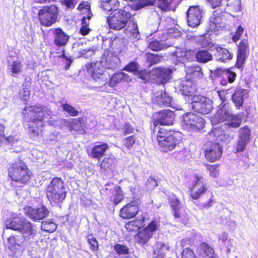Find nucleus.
Returning a JSON list of instances; mask_svg holds the SVG:
<instances>
[{
    "mask_svg": "<svg viewBox=\"0 0 258 258\" xmlns=\"http://www.w3.org/2000/svg\"><path fill=\"white\" fill-rule=\"evenodd\" d=\"M5 225L7 228L18 231L22 235L10 237L9 243L14 246L27 245L34 239L36 234V230L32 223L27 219L20 217L18 214H13L12 217L6 219Z\"/></svg>",
    "mask_w": 258,
    "mask_h": 258,
    "instance_id": "nucleus-1",
    "label": "nucleus"
},
{
    "mask_svg": "<svg viewBox=\"0 0 258 258\" xmlns=\"http://www.w3.org/2000/svg\"><path fill=\"white\" fill-rule=\"evenodd\" d=\"M23 118L29 124V132L33 140L41 133L45 119L50 117V109L44 106H27L23 110Z\"/></svg>",
    "mask_w": 258,
    "mask_h": 258,
    "instance_id": "nucleus-2",
    "label": "nucleus"
},
{
    "mask_svg": "<svg viewBox=\"0 0 258 258\" xmlns=\"http://www.w3.org/2000/svg\"><path fill=\"white\" fill-rule=\"evenodd\" d=\"M157 140L162 150L164 152L173 150L181 143V134L179 132L168 131L165 127L158 130Z\"/></svg>",
    "mask_w": 258,
    "mask_h": 258,
    "instance_id": "nucleus-3",
    "label": "nucleus"
},
{
    "mask_svg": "<svg viewBox=\"0 0 258 258\" xmlns=\"http://www.w3.org/2000/svg\"><path fill=\"white\" fill-rule=\"evenodd\" d=\"M46 197L51 204L62 202L66 197V188L61 178H53L46 188Z\"/></svg>",
    "mask_w": 258,
    "mask_h": 258,
    "instance_id": "nucleus-4",
    "label": "nucleus"
},
{
    "mask_svg": "<svg viewBox=\"0 0 258 258\" xmlns=\"http://www.w3.org/2000/svg\"><path fill=\"white\" fill-rule=\"evenodd\" d=\"M132 15L122 9L115 10L107 18V22L110 29L119 31L127 25Z\"/></svg>",
    "mask_w": 258,
    "mask_h": 258,
    "instance_id": "nucleus-5",
    "label": "nucleus"
},
{
    "mask_svg": "<svg viewBox=\"0 0 258 258\" xmlns=\"http://www.w3.org/2000/svg\"><path fill=\"white\" fill-rule=\"evenodd\" d=\"M181 125L185 130L197 132L204 128L205 121L198 115L192 112H187L182 116Z\"/></svg>",
    "mask_w": 258,
    "mask_h": 258,
    "instance_id": "nucleus-6",
    "label": "nucleus"
},
{
    "mask_svg": "<svg viewBox=\"0 0 258 258\" xmlns=\"http://www.w3.org/2000/svg\"><path fill=\"white\" fill-rule=\"evenodd\" d=\"M9 175L13 181L22 183H26L30 179L27 166L20 161L13 164L9 169Z\"/></svg>",
    "mask_w": 258,
    "mask_h": 258,
    "instance_id": "nucleus-7",
    "label": "nucleus"
},
{
    "mask_svg": "<svg viewBox=\"0 0 258 258\" xmlns=\"http://www.w3.org/2000/svg\"><path fill=\"white\" fill-rule=\"evenodd\" d=\"M38 16L41 25L50 26L57 21L58 9L54 5L44 6L38 10Z\"/></svg>",
    "mask_w": 258,
    "mask_h": 258,
    "instance_id": "nucleus-8",
    "label": "nucleus"
},
{
    "mask_svg": "<svg viewBox=\"0 0 258 258\" xmlns=\"http://www.w3.org/2000/svg\"><path fill=\"white\" fill-rule=\"evenodd\" d=\"M195 111L202 114H207L213 109L212 101L203 96H193L191 102H188Z\"/></svg>",
    "mask_w": 258,
    "mask_h": 258,
    "instance_id": "nucleus-9",
    "label": "nucleus"
},
{
    "mask_svg": "<svg viewBox=\"0 0 258 258\" xmlns=\"http://www.w3.org/2000/svg\"><path fill=\"white\" fill-rule=\"evenodd\" d=\"M105 70L100 61H97L91 63V67L88 71L91 74L92 78L98 83L99 85L101 86L105 84L109 79L108 73Z\"/></svg>",
    "mask_w": 258,
    "mask_h": 258,
    "instance_id": "nucleus-10",
    "label": "nucleus"
},
{
    "mask_svg": "<svg viewBox=\"0 0 258 258\" xmlns=\"http://www.w3.org/2000/svg\"><path fill=\"white\" fill-rule=\"evenodd\" d=\"M205 146V158L208 161L214 162L220 159L222 149L219 143L207 142Z\"/></svg>",
    "mask_w": 258,
    "mask_h": 258,
    "instance_id": "nucleus-11",
    "label": "nucleus"
},
{
    "mask_svg": "<svg viewBox=\"0 0 258 258\" xmlns=\"http://www.w3.org/2000/svg\"><path fill=\"white\" fill-rule=\"evenodd\" d=\"M190 187V196L193 199H198L207 190L206 179L200 175H196Z\"/></svg>",
    "mask_w": 258,
    "mask_h": 258,
    "instance_id": "nucleus-12",
    "label": "nucleus"
},
{
    "mask_svg": "<svg viewBox=\"0 0 258 258\" xmlns=\"http://www.w3.org/2000/svg\"><path fill=\"white\" fill-rule=\"evenodd\" d=\"M202 11L199 6L189 7L186 14L187 24L189 27L195 28L200 25L202 18Z\"/></svg>",
    "mask_w": 258,
    "mask_h": 258,
    "instance_id": "nucleus-13",
    "label": "nucleus"
},
{
    "mask_svg": "<svg viewBox=\"0 0 258 258\" xmlns=\"http://www.w3.org/2000/svg\"><path fill=\"white\" fill-rule=\"evenodd\" d=\"M100 61L105 69L115 70L119 68V58L107 49L104 51Z\"/></svg>",
    "mask_w": 258,
    "mask_h": 258,
    "instance_id": "nucleus-14",
    "label": "nucleus"
},
{
    "mask_svg": "<svg viewBox=\"0 0 258 258\" xmlns=\"http://www.w3.org/2000/svg\"><path fill=\"white\" fill-rule=\"evenodd\" d=\"M154 116V124L156 126L158 124L163 125H170L173 123L175 114L171 110H165L156 113Z\"/></svg>",
    "mask_w": 258,
    "mask_h": 258,
    "instance_id": "nucleus-15",
    "label": "nucleus"
},
{
    "mask_svg": "<svg viewBox=\"0 0 258 258\" xmlns=\"http://www.w3.org/2000/svg\"><path fill=\"white\" fill-rule=\"evenodd\" d=\"M232 113V110L229 104L225 103L220 105L212 120V123L217 124L219 122L227 120L231 116Z\"/></svg>",
    "mask_w": 258,
    "mask_h": 258,
    "instance_id": "nucleus-16",
    "label": "nucleus"
},
{
    "mask_svg": "<svg viewBox=\"0 0 258 258\" xmlns=\"http://www.w3.org/2000/svg\"><path fill=\"white\" fill-rule=\"evenodd\" d=\"M24 210L26 215L35 221L44 219L49 213V210L44 205H42L40 207L36 209L28 206L26 207Z\"/></svg>",
    "mask_w": 258,
    "mask_h": 258,
    "instance_id": "nucleus-17",
    "label": "nucleus"
},
{
    "mask_svg": "<svg viewBox=\"0 0 258 258\" xmlns=\"http://www.w3.org/2000/svg\"><path fill=\"white\" fill-rule=\"evenodd\" d=\"M173 69L169 68H157L151 73L153 79L157 82L164 83L169 80Z\"/></svg>",
    "mask_w": 258,
    "mask_h": 258,
    "instance_id": "nucleus-18",
    "label": "nucleus"
},
{
    "mask_svg": "<svg viewBox=\"0 0 258 258\" xmlns=\"http://www.w3.org/2000/svg\"><path fill=\"white\" fill-rule=\"evenodd\" d=\"M212 50L213 51L214 56L218 61L225 62L233 57V54L229 50L218 45H213Z\"/></svg>",
    "mask_w": 258,
    "mask_h": 258,
    "instance_id": "nucleus-19",
    "label": "nucleus"
},
{
    "mask_svg": "<svg viewBox=\"0 0 258 258\" xmlns=\"http://www.w3.org/2000/svg\"><path fill=\"white\" fill-rule=\"evenodd\" d=\"M105 190L106 194L110 197V200L113 201L115 205H117L123 199L122 191L119 186H115L113 184L105 185Z\"/></svg>",
    "mask_w": 258,
    "mask_h": 258,
    "instance_id": "nucleus-20",
    "label": "nucleus"
},
{
    "mask_svg": "<svg viewBox=\"0 0 258 258\" xmlns=\"http://www.w3.org/2000/svg\"><path fill=\"white\" fill-rule=\"evenodd\" d=\"M179 91L183 95L188 96V102L191 100L192 95L195 92V87L193 85L192 81L190 78L182 80L178 87Z\"/></svg>",
    "mask_w": 258,
    "mask_h": 258,
    "instance_id": "nucleus-21",
    "label": "nucleus"
},
{
    "mask_svg": "<svg viewBox=\"0 0 258 258\" xmlns=\"http://www.w3.org/2000/svg\"><path fill=\"white\" fill-rule=\"evenodd\" d=\"M51 31L53 34L54 44L56 46L62 47L67 44L70 36L61 28L53 29Z\"/></svg>",
    "mask_w": 258,
    "mask_h": 258,
    "instance_id": "nucleus-22",
    "label": "nucleus"
},
{
    "mask_svg": "<svg viewBox=\"0 0 258 258\" xmlns=\"http://www.w3.org/2000/svg\"><path fill=\"white\" fill-rule=\"evenodd\" d=\"M248 91L241 88H237L232 96V100L235 106L240 109L244 102V100L248 96Z\"/></svg>",
    "mask_w": 258,
    "mask_h": 258,
    "instance_id": "nucleus-23",
    "label": "nucleus"
},
{
    "mask_svg": "<svg viewBox=\"0 0 258 258\" xmlns=\"http://www.w3.org/2000/svg\"><path fill=\"white\" fill-rule=\"evenodd\" d=\"M153 101L159 106H171V97L162 90L154 94Z\"/></svg>",
    "mask_w": 258,
    "mask_h": 258,
    "instance_id": "nucleus-24",
    "label": "nucleus"
},
{
    "mask_svg": "<svg viewBox=\"0 0 258 258\" xmlns=\"http://www.w3.org/2000/svg\"><path fill=\"white\" fill-rule=\"evenodd\" d=\"M139 211L138 207L133 203H129L120 210V216L123 219H130L135 217Z\"/></svg>",
    "mask_w": 258,
    "mask_h": 258,
    "instance_id": "nucleus-25",
    "label": "nucleus"
},
{
    "mask_svg": "<svg viewBox=\"0 0 258 258\" xmlns=\"http://www.w3.org/2000/svg\"><path fill=\"white\" fill-rule=\"evenodd\" d=\"M225 24L221 15H219L215 12L210 18L209 22V29L211 31H218L220 28H224Z\"/></svg>",
    "mask_w": 258,
    "mask_h": 258,
    "instance_id": "nucleus-26",
    "label": "nucleus"
},
{
    "mask_svg": "<svg viewBox=\"0 0 258 258\" xmlns=\"http://www.w3.org/2000/svg\"><path fill=\"white\" fill-rule=\"evenodd\" d=\"M170 246L167 244L161 242H156L153 246V258H164Z\"/></svg>",
    "mask_w": 258,
    "mask_h": 258,
    "instance_id": "nucleus-27",
    "label": "nucleus"
},
{
    "mask_svg": "<svg viewBox=\"0 0 258 258\" xmlns=\"http://www.w3.org/2000/svg\"><path fill=\"white\" fill-rule=\"evenodd\" d=\"M108 148L106 143H101L94 146L88 154L92 158L99 159L104 156Z\"/></svg>",
    "mask_w": 258,
    "mask_h": 258,
    "instance_id": "nucleus-28",
    "label": "nucleus"
},
{
    "mask_svg": "<svg viewBox=\"0 0 258 258\" xmlns=\"http://www.w3.org/2000/svg\"><path fill=\"white\" fill-rule=\"evenodd\" d=\"M64 125L68 126L70 130H74L75 131H82L83 130V124L84 123V119L82 118L79 119H71L70 120L64 119L62 121Z\"/></svg>",
    "mask_w": 258,
    "mask_h": 258,
    "instance_id": "nucleus-29",
    "label": "nucleus"
},
{
    "mask_svg": "<svg viewBox=\"0 0 258 258\" xmlns=\"http://www.w3.org/2000/svg\"><path fill=\"white\" fill-rule=\"evenodd\" d=\"M220 76V84L222 86H227L228 83H232L235 81L236 74L229 70H226L222 71Z\"/></svg>",
    "mask_w": 258,
    "mask_h": 258,
    "instance_id": "nucleus-30",
    "label": "nucleus"
},
{
    "mask_svg": "<svg viewBox=\"0 0 258 258\" xmlns=\"http://www.w3.org/2000/svg\"><path fill=\"white\" fill-rule=\"evenodd\" d=\"M83 45V43L79 42L77 44H74L73 48H75L76 47L78 48L79 55L77 57H83L84 58H88L93 55L95 54L97 51V48L95 46H93L91 48H81Z\"/></svg>",
    "mask_w": 258,
    "mask_h": 258,
    "instance_id": "nucleus-31",
    "label": "nucleus"
},
{
    "mask_svg": "<svg viewBox=\"0 0 258 258\" xmlns=\"http://www.w3.org/2000/svg\"><path fill=\"white\" fill-rule=\"evenodd\" d=\"M8 70L11 73V76L15 77L21 72L22 64L20 60L14 58L8 60Z\"/></svg>",
    "mask_w": 258,
    "mask_h": 258,
    "instance_id": "nucleus-32",
    "label": "nucleus"
},
{
    "mask_svg": "<svg viewBox=\"0 0 258 258\" xmlns=\"http://www.w3.org/2000/svg\"><path fill=\"white\" fill-rule=\"evenodd\" d=\"M198 252L204 257L206 256L209 257V258L213 256L216 257L213 248L205 242L200 243L198 248Z\"/></svg>",
    "mask_w": 258,
    "mask_h": 258,
    "instance_id": "nucleus-33",
    "label": "nucleus"
},
{
    "mask_svg": "<svg viewBox=\"0 0 258 258\" xmlns=\"http://www.w3.org/2000/svg\"><path fill=\"white\" fill-rule=\"evenodd\" d=\"M185 69L186 74L190 79H196L203 76L202 68L197 64L186 66Z\"/></svg>",
    "mask_w": 258,
    "mask_h": 258,
    "instance_id": "nucleus-34",
    "label": "nucleus"
},
{
    "mask_svg": "<svg viewBox=\"0 0 258 258\" xmlns=\"http://www.w3.org/2000/svg\"><path fill=\"white\" fill-rule=\"evenodd\" d=\"M145 222V218L144 216H142L141 218H139L127 223L125 225V227L128 231L137 230L141 227L145 226L146 225Z\"/></svg>",
    "mask_w": 258,
    "mask_h": 258,
    "instance_id": "nucleus-35",
    "label": "nucleus"
},
{
    "mask_svg": "<svg viewBox=\"0 0 258 258\" xmlns=\"http://www.w3.org/2000/svg\"><path fill=\"white\" fill-rule=\"evenodd\" d=\"M108 76H109L108 80H110L109 85L111 87L114 86L122 81H127L128 79L127 75L123 72L115 73L111 76V78H110V75H108Z\"/></svg>",
    "mask_w": 258,
    "mask_h": 258,
    "instance_id": "nucleus-36",
    "label": "nucleus"
},
{
    "mask_svg": "<svg viewBox=\"0 0 258 258\" xmlns=\"http://www.w3.org/2000/svg\"><path fill=\"white\" fill-rule=\"evenodd\" d=\"M152 236L151 232L144 228L137 233L135 238L137 242L141 245H144L147 243Z\"/></svg>",
    "mask_w": 258,
    "mask_h": 258,
    "instance_id": "nucleus-37",
    "label": "nucleus"
},
{
    "mask_svg": "<svg viewBox=\"0 0 258 258\" xmlns=\"http://www.w3.org/2000/svg\"><path fill=\"white\" fill-rule=\"evenodd\" d=\"M169 201L172 209L173 213L175 218H178L180 215L181 204L177 198L173 195L169 197Z\"/></svg>",
    "mask_w": 258,
    "mask_h": 258,
    "instance_id": "nucleus-38",
    "label": "nucleus"
},
{
    "mask_svg": "<svg viewBox=\"0 0 258 258\" xmlns=\"http://www.w3.org/2000/svg\"><path fill=\"white\" fill-rule=\"evenodd\" d=\"M188 52L177 49L174 51L172 57V61L177 64L178 63H184L185 62L187 58Z\"/></svg>",
    "mask_w": 258,
    "mask_h": 258,
    "instance_id": "nucleus-39",
    "label": "nucleus"
},
{
    "mask_svg": "<svg viewBox=\"0 0 258 258\" xmlns=\"http://www.w3.org/2000/svg\"><path fill=\"white\" fill-rule=\"evenodd\" d=\"M119 2L118 0H102L101 4V7L102 9L106 11L113 12L115 10H119Z\"/></svg>",
    "mask_w": 258,
    "mask_h": 258,
    "instance_id": "nucleus-40",
    "label": "nucleus"
},
{
    "mask_svg": "<svg viewBox=\"0 0 258 258\" xmlns=\"http://www.w3.org/2000/svg\"><path fill=\"white\" fill-rule=\"evenodd\" d=\"M115 160V158L112 155L104 158L100 165L101 171L111 170L114 167Z\"/></svg>",
    "mask_w": 258,
    "mask_h": 258,
    "instance_id": "nucleus-41",
    "label": "nucleus"
},
{
    "mask_svg": "<svg viewBox=\"0 0 258 258\" xmlns=\"http://www.w3.org/2000/svg\"><path fill=\"white\" fill-rule=\"evenodd\" d=\"M196 57L198 62L206 63L213 58L212 54L207 50H199L196 54Z\"/></svg>",
    "mask_w": 258,
    "mask_h": 258,
    "instance_id": "nucleus-42",
    "label": "nucleus"
},
{
    "mask_svg": "<svg viewBox=\"0 0 258 258\" xmlns=\"http://www.w3.org/2000/svg\"><path fill=\"white\" fill-rule=\"evenodd\" d=\"M125 33L130 36H132L135 39H139L138 25L136 23H129L126 28L125 29Z\"/></svg>",
    "mask_w": 258,
    "mask_h": 258,
    "instance_id": "nucleus-43",
    "label": "nucleus"
},
{
    "mask_svg": "<svg viewBox=\"0 0 258 258\" xmlns=\"http://www.w3.org/2000/svg\"><path fill=\"white\" fill-rule=\"evenodd\" d=\"M30 86V82L26 79L23 84V89L19 92L20 97L25 101L27 100L29 98Z\"/></svg>",
    "mask_w": 258,
    "mask_h": 258,
    "instance_id": "nucleus-44",
    "label": "nucleus"
},
{
    "mask_svg": "<svg viewBox=\"0 0 258 258\" xmlns=\"http://www.w3.org/2000/svg\"><path fill=\"white\" fill-rule=\"evenodd\" d=\"M242 116L240 114L232 115L227 119V124L233 128H238L242 122Z\"/></svg>",
    "mask_w": 258,
    "mask_h": 258,
    "instance_id": "nucleus-45",
    "label": "nucleus"
},
{
    "mask_svg": "<svg viewBox=\"0 0 258 258\" xmlns=\"http://www.w3.org/2000/svg\"><path fill=\"white\" fill-rule=\"evenodd\" d=\"M174 1V0H159L158 7L164 11H174L175 9Z\"/></svg>",
    "mask_w": 258,
    "mask_h": 258,
    "instance_id": "nucleus-46",
    "label": "nucleus"
},
{
    "mask_svg": "<svg viewBox=\"0 0 258 258\" xmlns=\"http://www.w3.org/2000/svg\"><path fill=\"white\" fill-rule=\"evenodd\" d=\"M41 227L42 230L48 232H53L57 228L56 224L49 220L42 221Z\"/></svg>",
    "mask_w": 258,
    "mask_h": 258,
    "instance_id": "nucleus-47",
    "label": "nucleus"
},
{
    "mask_svg": "<svg viewBox=\"0 0 258 258\" xmlns=\"http://www.w3.org/2000/svg\"><path fill=\"white\" fill-rule=\"evenodd\" d=\"M91 16H88L87 18L83 17L82 20V27L80 28V32L83 35H86L89 34L90 29L88 27L89 20L91 19Z\"/></svg>",
    "mask_w": 258,
    "mask_h": 258,
    "instance_id": "nucleus-48",
    "label": "nucleus"
},
{
    "mask_svg": "<svg viewBox=\"0 0 258 258\" xmlns=\"http://www.w3.org/2000/svg\"><path fill=\"white\" fill-rule=\"evenodd\" d=\"M250 130L247 126H245L239 130L238 138L250 142Z\"/></svg>",
    "mask_w": 258,
    "mask_h": 258,
    "instance_id": "nucleus-49",
    "label": "nucleus"
},
{
    "mask_svg": "<svg viewBox=\"0 0 258 258\" xmlns=\"http://www.w3.org/2000/svg\"><path fill=\"white\" fill-rule=\"evenodd\" d=\"M113 249L121 257L125 256L129 253L128 248L124 245L116 244L114 246Z\"/></svg>",
    "mask_w": 258,
    "mask_h": 258,
    "instance_id": "nucleus-50",
    "label": "nucleus"
},
{
    "mask_svg": "<svg viewBox=\"0 0 258 258\" xmlns=\"http://www.w3.org/2000/svg\"><path fill=\"white\" fill-rule=\"evenodd\" d=\"M60 106L64 112L68 113L72 116H76L78 114V111L70 104L67 103H62Z\"/></svg>",
    "mask_w": 258,
    "mask_h": 258,
    "instance_id": "nucleus-51",
    "label": "nucleus"
},
{
    "mask_svg": "<svg viewBox=\"0 0 258 258\" xmlns=\"http://www.w3.org/2000/svg\"><path fill=\"white\" fill-rule=\"evenodd\" d=\"M148 47L151 50L155 51H160L165 48L164 41L158 40L150 42L148 44Z\"/></svg>",
    "mask_w": 258,
    "mask_h": 258,
    "instance_id": "nucleus-52",
    "label": "nucleus"
},
{
    "mask_svg": "<svg viewBox=\"0 0 258 258\" xmlns=\"http://www.w3.org/2000/svg\"><path fill=\"white\" fill-rule=\"evenodd\" d=\"M225 6L229 7V9L232 11L237 12L240 11L241 9V1L240 0H235L230 4H228L226 0V3H225Z\"/></svg>",
    "mask_w": 258,
    "mask_h": 258,
    "instance_id": "nucleus-53",
    "label": "nucleus"
},
{
    "mask_svg": "<svg viewBox=\"0 0 258 258\" xmlns=\"http://www.w3.org/2000/svg\"><path fill=\"white\" fill-rule=\"evenodd\" d=\"M210 136H215L216 138V141L217 142L224 141L227 139V135L222 131L220 132L219 130L216 128L210 133Z\"/></svg>",
    "mask_w": 258,
    "mask_h": 258,
    "instance_id": "nucleus-54",
    "label": "nucleus"
},
{
    "mask_svg": "<svg viewBox=\"0 0 258 258\" xmlns=\"http://www.w3.org/2000/svg\"><path fill=\"white\" fill-rule=\"evenodd\" d=\"M60 3L67 10H72L75 8L78 3L77 0H60Z\"/></svg>",
    "mask_w": 258,
    "mask_h": 258,
    "instance_id": "nucleus-55",
    "label": "nucleus"
},
{
    "mask_svg": "<svg viewBox=\"0 0 258 258\" xmlns=\"http://www.w3.org/2000/svg\"><path fill=\"white\" fill-rule=\"evenodd\" d=\"M159 225L160 224L158 220H152L145 229H147L148 231L151 232L153 234V232L157 230Z\"/></svg>",
    "mask_w": 258,
    "mask_h": 258,
    "instance_id": "nucleus-56",
    "label": "nucleus"
},
{
    "mask_svg": "<svg viewBox=\"0 0 258 258\" xmlns=\"http://www.w3.org/2000/svg\"><path fill=\"white\" fill-rule=\"evenodd\" d=\"M246 57V54L238 52L237 55V61L235 64L236 67L239 69L242 68Z\"/></svg>",
    "mask_w": 258,
    "mask_h": 258,
    "instance_id": "nucleus-57",
    "label": "nucleus"
},
{
    "mask_svg": "<svg viewBox=\"0 0 258 258\" xmlns=\"http://www.w3.org/2000/svg\"><path fill=\"white\" fill-rule=\"evenodd\" d=\"M249 142L238 138L237 144L236 147V151L241 152L244 151Z\"/></svg>",
    "mask_w": 258,
    "mask_h": 258,
    "instance_id": "nucleus-58",
    "label": "nucleus"
},
{
    "mask_svg": "<svg viewBox=\"0 0 258 258\" xmlns=\"http://www.w3.org/2000/svg\"><path fill=\"white\" fill-rule=\"evenodd\" d=\"M248 45L247 40H242L238 46V52L247 54L248 51Z\"/></svg>",
    "mask_w": 258,
    "mask_h": 258,
    "instance_id": "nucleus-59",
    "label": "nucleus"
},
{
    "mask_svg": "<svg viewBox=\"0 0 258 258\" xmlns=\"http://www.w3.org/2000/svg\"><path fill=\"white\" fill-rule=\"evenodd\" d=\"M211 5L213 9L219 7H224L226 0H207Z\"/></svg>",
    "mask_w": 258,
    "mask_h": 258,
    "instance_id": "nucleus-60",
    "label": "nucleus"
},
{
    "mask_svg": "<svg viewBox=\"0 0 258 258\" xmlns=\"http://www.w3.org/2000/svg\"><path fill=\"white\" fill-rule=\"evenodd\" d=\"M87 240L90 245V248L93 250H97L98 248V244L96 239L91 235L87 237Z\"/></svg>",
    "mask_w": 258,
    "mask_h": 258,
    "instance_id": "nucleus-61",
    "label": "nucleus"
},
{
    "mask_svg": "<svg viewBox=\"0 0 258 258\" xmlns=\"http://www.w3.org/2000/svg\"><path fill=\"white\" fill-rule=\"evenodd\" d=\"M181 256V258H197L194 251L188 248L183 250Z\"/></svg>",
    "mask_w": 258,
    "mask_h": 258,
    "instance_id": "nucleus-62",
    "label": "nucleus"
},
{
    "mask_svg": "<svg viewBox=\"0 0 258 258\" xmlns=\"http://www.w3.org/2000/svg\"><path fill=\"white\" fill-rule=\"evenodd\" d=\"M124 70L126 71H128V72H133V73L137 72L138 70V64L134 61H132V62L129 63L124 68Z\"/></svg>",
    "mask_w": 258,
    "mask_h": 258,
    "instance_id": "nucleus-63",
    "label": "nucleus"
},
{
    "mask_svg": "<svg viewBox=\"0 0 258 258\" xmlns=\"http://www.w3.org/2000/svg\"><path fill=\"white\" fill-rule=\"evenodd\" d=\"M135 137L131 136L123 140L124 145L127 148L130 149L135 144Z\"/></svg>",
    "mask_w": 258,
    "mask_h": 258,
    "instance_id": "nucleus-64",
    "label": "nucleus"
}]
</instances>
